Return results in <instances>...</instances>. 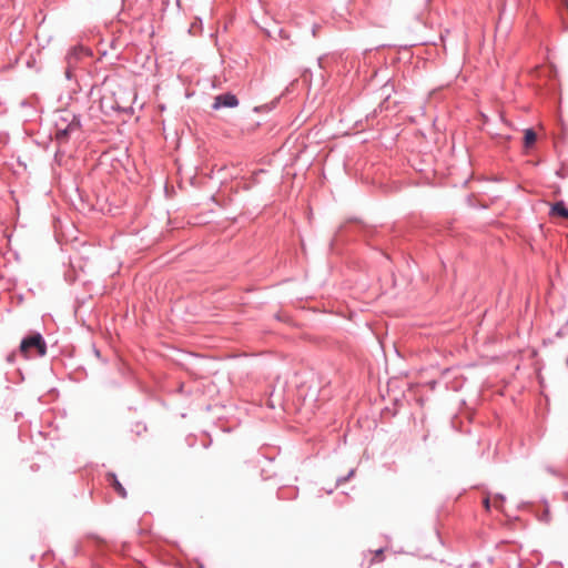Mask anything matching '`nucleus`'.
I'll list each match as a JSON object with an SVG mask.
<instances>
[{"instance_id":"nucleus-1","label":"nucleus","mask_w":568,"mask_h":568,"mask_svg":"<svg viewBox=\"0 0 568 568\" xmlns=\"http://www.w3.org/2000/svg\"><path fill=\"white\" fill-rule=\"evenodd\" d=\"M36 348L39 356H44L47 353V345L40 334H33L24 338L20 344V352L28 357L29 351Z\"/></svg>"},{"instance_id":"nucleus-2","label":"nucleus","mask_w":568,"mask_h":568,"mask_svg":"<svg viewBox=\"0 0 568 568\" xmlns=\"http://www.w3.org/2000/svg\"><path fill=\"white\" fill-rule=\"evenodd\" d=\"M78 129V123L74 122V118L70 120V122L65 125V128L60 126V121H55V139L58 142L63 143L68 140L69 133Z\"/></svg>"},{"instance_id":"nucleus-3","label":"nucleus","mask_w":568,"mask_h":568,"mask_svg":"<svg viewBox=\"0 0 568 568\" xmlns=\"http://www.w3.org/2000/svg\"><path fill=\"white\" fill-rule=\"evenodd\" d=\"M237 103H239V101L235 95L230 94V93L221 94L215 98L213 108L214 109H219L221 106L233 108V106H236Z\"/></svg>"},{"instance_id":"nucleus-4","label":"nucleus","mask_w":568,"mask_h":568,"mask_svg":"<svg viewBox=\"0 0 568 568\" xmlns=\"http://www.w3.org/2000/svg\"><path fill=\"white\" fill-rule=\"evenodd\" d=\"M109 480L111 483V485L113 486L114 490L122 497V498H125L126 497V490L124 489V487L122 486V484L118 480V478L115 477L114 474H110L109 475Z\"/></svg>"},{"instance_id":"nucleus-5","label":"nucleus","mask_w":568,"mask_h":568,"mask_svg":"<svg viewBox=\"0 0 568 568\" xmlns=\"http://www.w3.org/2000/svg\"><path fill=\"white\" fill-rule=\"evenodd\" d=\"M551 213L568 219V209L565 206L564 202L555 203L551 207Z\"/></svg>"},{"instance_id":"nucleus-6","label":"nucleus","mask_w":568,"mask_h":568,"mask_svg":"<svg viewBox=\"0 0 568 568\" xmlns=\"http://www.w3.org/2000/svg\"><path fill=\"white\" fill-rule=\"evenodd\" d=\"M537 136H536V133L531 130V129H527L525 131V145L528 148L530 146L531 144L535 143Z\"/></svg>"},{"instance_id":"nucleus-7","label":"nucleus","mask_w":568,"mask_h":568,"mask_svg":"<svg viewBox=\"0 0 568 568\" xmlns=\"http://www.w3.org/2000/svg\"><path fill=\"white\" fill-rule=\"evenodd\" d=\"M504 500H505L504 496H501V495H496V496L494 497V506H495L496 508H498V509H501Z\"/></svg>"},{"instance_id":"nucleus-8","label":"nucleus","mask_w":568,"mask_h":568,"mask_svg":"<svg viewBox=\"0 0 568 568\" xmlns=\"http://www.w3.org/2000/svg\"><path fill=\"white\" fill-rule=\"evenodd\" d=\"M383 549H378L375 551V556L374 558L372 559V562H381L383 561Z\"/></svg>"},{"instance_id":"nucleus-9","label":"nucleus","mask_w":568,"mask_h":568,"mask_svg":"<svg viewBox=\"0 0 568 568\" xmlns=\"http://www.w3.org/2000/svg\"><path fill=\"white\" fill-rule=\"evenodd\" d=\"M483 504H484V507H485L486 510L490 509V498H489V496H486L484 498Z\"/></svg>"},{"instance_id":"nucleus-10","label":"nucleus","mask_w":568,"mask_h":568,"mask_svg":"<svg viewBox=\"0 0 568 568\" xmlns=\"http://www.w3.org/2000/svg\"><path fill=\"white\" fill-rule=\"evenodd\" d=\"M68 116H70V114H68ZM60 120H61V122H60L61 128H65V125L70 122L69 118H65V116H61Z\"/></svg>"}]
</instances>
